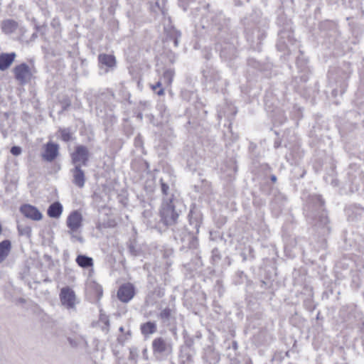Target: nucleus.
<instances>
[{"label":"nucleus","mask_w":364,"mask_h":364,"mask_svg":"<svg viewBox=\"0 0 364 364\" xmlns=\"http://www.w3.org/2000/svg\"><path fill=\"white\" fill-rule=\"evenodd\" d=\"M209 6L208 4L197 26L206 30L210 36L215 38V49L219 51L221 60L230 63L238 55L237 34L230 30V18L220 11L209 10Z\"/></svg>","instance_id":"nucleus-1"},{"label":"nucleus","mask_w":364,"mask_h":364,"mask_svg":"<svg viewBox=\"0 0 364 364\" xmlns=\"http://www.w3.org/2000/svg\"><path fill=\"white\" fill-rule=\"evenodd\" d=\"M242 22L246 40L254 49L259 48L266 36V30L269 25L267 18L262 16L260 10L254 9Z\"/></svg>","instance_id":"nucleus-2"},{"label":"nucleus","mask_w":364,"mask_h":364,"mask_svg":"<svg viewBox=\"0 0 364 364\" xmlns=\"http://www.w3.org/2000/svg\"><path fill=\"white\" fill-rule=\"evenodd\" d=\"M324 200L319 195H311L309 196L304 208V211L307 219L315 226L326 228L330 230L328 224V218L325 208Z\"/></svg>","instance_id":"nucleus-3"},{"label":"nucleus","mask_w":364,"mask_h":364,"mask_svg":"<svg viewBox=\"0 0 364 364\" xmlns=\"http://www.w3.org/2000/svg\"><path fill=\"white\" fill-rule=\"evenodd\" d=\"M185 210L186 205L178 196L164 199L159 211L161 222L166 226L173 225Z\"/></svg>","instance_id":"nucleus-4"},{"label":"nucleus","mask_w":364,"mask_h":364,"mask_svg":"<svg viewBox=\"0 0 364 364\" xmlns=\"http://www.w3.org/2000/svg\"><path fill=\"white\" fill-rule=\"evenodd\" d=\"M277 24L282 27L278 32V40L276 44L277 49L281 52L289 53V47L294 45L295 39L293 35L292 22L287 20L284 16L277 19Z\"/></svg>","instance_id":"nucleus-5"},{"label":"nucleus","mask_w":364,"mask_h":364,"mask_svg":"<svg viewBox=\"0 0 364 364\" xmlns=\"http://www.w3.org/2000/svg\"><path fill=\"white\" fill-rule=\"evenodd\" d=\"M193 230L182 229L174 230L173 237L178 244L181 245V251L196 250L198 246V240Z\"/></svg>","instance_id":"nucleus-6"},{"label":"nucleus","mask_w":364,"mask_h":364,"mask_svg":"<svg viewBox=\"0 0 364 364\" xmlns=\"http://www.w3.org/2000/svg\"><path fill=\"white\" fill-rule=\"evenodd\" d=\"M151 347L154 355L157 358H167L173 353L171 340L163 337L155 338L152 341Z\"/></svg>","instance_id":"nucleus-7"},{"label":"nucleus","mask_w":364,"mask_h":364,"mask_svg":"<svg viewBox=\"0 0 364 364\" xmlns=\"http://www.w3.org/2000/svg\"><path fill=\"white\" fill-rule=\"evenodd\" d=\"M164 33L165 35L164 42L166 43L172 42L173 46L177 48L181 38V32L171 24L170 18H168V23L164 26Z\"/></svg>","instance_id":"nucleus-8"},{"label":"nucleus","mask_w":364,"mask_h":364,"mask_svg":"<svg viewBox=\"0 0 364 364\" xmlns=\"http://www.w3.org/2000/svg\"><path fill=\"white\" fill-rule=\"evenodd\" d=\"M72 163L87 166L89 161V150L83 145H78L75 147L74 152L71 154Z\"/></svg>","instance_id":"nucleus-9"},{"label":"nucleus","mask_w":364,"mask_h":364,"mask_svg":"<svg viewBox=\"0 0 364 364\" xmlns=\"http://www.w3.org/2000/svg\"><path fill=\"white\" fill-rule=\"evenodd\" d=\"M75 293L69 287L61 289L60 293V299L63 306L67 309H74L75 306Z\"/></svg>","instance_id":"nucleus-10"},{"label":"nucleus","mask_w":364,"mask_h":364,"mask_svg":"<svg viewBox=\"0 0 364 364\" xmlns=\"http://www.w3.org/2000/svg\"><path fill=\"white\" fill-rule=\"evenodd\" d=\"M20 212L27 218L38 221L42 219V213L38 209L30 204H23L20 207Z\"/></svg>","instance_id":"nucleus-11"},{"label":"nucleus","mask_w":364,"mask_h":364,"mask_svg":"<svg viewBox=\"0 0 364 364\" xmlns=\"http://www.w3.org/2000/svg\"><path fill=\"white\" fill-rule=\"evenodd\" d=\"M135 291L134 286L130 284H122L118 289L117 297L124 302H129L134 296Z\"/></svg>","instance_id":"nucleus-12"},{"label":"nucleus","mask_w":364,"mask_h":364,"mask_svg":"<svg viewBox=\"0 0 364 364\" xmlns=\"http://www.w3.org/2000/svg\"><path fill=\"white\" fill-rule=\"evenodd\" d=\"M59 146L57 144L49 141L45 145L44 152L42 154V158L51 162L56 159L59 154Z\"/></svg>","instance_id":"nucleus-13"},{"label":"nucleus","mask_w":364,"mask_h":364,"mask_svg":"<svg viewBox=\"0 0 364 364\" xmlns=\"http://www.w3.org/2000/svg\"><path fill=\"white\" fill-rule=\"evenodd\" d=\"M82 216L81 213L73 211L67 218V225L72 231H76L82 225Z\"/></svg>","instance_id":"nucleus-14"},{"label":"nucleus","mask_w":364,"mask_h":364,"mask_svg":"<svg viewBox=\"0 0 364 364\" xmlns=\"http://www.w3.org/2000/svg\"><path fill=\"white\" fill-rule=\"evenodd\" d=\"M189 225L192 228L191 230H193V232L198 234L199 232V228L202 222L201 213L195 210H191L188 214Z\"/></svg>","instance_id":"nucleus-15"},{"label":"nucleus","mask_w":364,"mask_h":364,"mask_svg":"<svg viewBox=\"0 0 364 364\" xmlns=\"http://www.w3.org/2000/svg\"><path fill=\"white\" fill-rule=\"evenodd\" d=\"M203 360L204 364H217L220 360V355L213 346H209L204 350Z\"/></svg>","instance_id":"nucleus-16"},{"label":"nucleus","mask_w":364,"mask_h":364,"mask_svg":"<svg viewBox=\"0 0 364 364\" xmlns=\"http://www.w3.org/2000/svg\"><path fill=\"white\" fill-rule=\"evenodd\" d=\"M73 173V183L79 188H82L85 183V173L81 168V164H76L71 170Z\"/></svg>","instance_id":"nucleus-17"},{"label":"nucleus","mask_w":364,"mask_h":364,"mask_svg":"<svg viewBox=\"0 0 364 364\" xmlns=\"http://www.w3.org/2000/svg\"><path fill=\"white\" fill-rule=\"evenodd\" d=\"M18 27V23L13 19L4 20L1 23V29L5 34L14 33Z\"/></svg>","instance_id":"nucleus-18"},{"label":"nucleus","mask_w":364,"mask_h":364,"mask_svg":"<svg viewBox=\"0 0 364 364\" xmlns=\"http://www.w3.org/2000/svg\"><path fill=\"white\" fill-rule=\"evenodd\" d=\"M16 54L14 52L0 53V68H9L14 62Z\"/></svg>","instance_id":"nucleus-19"},{"label":"nucleus","mask_w":364,"mask_h":364,"mask_svg":"<svg viewBox=\"0 0 364 364\" xmlns=\"http://www.w3.org/2000/svg\"><path fill=\"white\" fill-rule=\"evenodd\" d=\"M15 77L19 84L25 85L28 83L32 77L31 70H14Z\"/></svg>","instance_id":"nucleus-20"},{"label":"nucleus","mask_w":364,"mask_h":364,"mask_svg":"<svg viewBox=\"0 0 364 364\" xmlns=\"http://www.w3.org/2000/svg\"><path fill=\"white\" fill-rule=\"evenodd\" d=\"M63 213V205L58 202H54L50 204L47 210L48 215L51 218H58Z\"/></svg>","instance_id":"nucleus-21"},{"label":"nucleus","mask_w":364,"mask_h":364,"mask_svg":"<svg viewBox=\"0 0 364 364\" xmlns=\"http://www.w3.org/2000/svg\"><path fill=\"white\" fill-rule=\"evenodd\" d=\"M75 262L79 267L84 269L93 267L94 266L93 259L85 255H78L75 259Z\"/></svg>","instance_id":"nucleus-22"},{"label":"nucleus","mask_w":364,"mask_h":364,"mask_svg":"<svg viewBox=\"0 0 364 364\" xmlns=\"http://www.w3.org/2000/svg\"><path fill=\"white\" fill-rule=\"evenodd\" d=\"M140 330L144 336H147L156 332L157 326L155 321H147L141 324Z\"/></svg>","instance_id":"nucleus-23"},{"label":"nucleus","mask_w":364,"mask_h":364,"mask_svg":"<svg viewBox=\"0 0 364 364\" xmlns=\"http://www.w3.org/2000/svg\"><path fill=\"white\" fill-rule=\"evenodd\" d=\"M68 341L70 344V346L72 348H87L88 346L87 341L86 339L82 336L75 337V338H68Z\"/></svg>","instance_id":"nucleus-24"},{"label":"nucleus","mask_w":364,"mask_h":364,"mask_svg":"<svg viewBox=\"0 0 364 364\" xmlns=\"http://www.w3.org/2000/svg\"><path fill=\"white\" fill-rule=\"evenodd\" d=\"M11 249V243L9 240L0 242V263L6 259Z\"/></svg>","instance_id":"nucleus-25"},{"label":"nucleus","mask_w":364,"mask_h":364,"mask_svg":"<svg viewBox=\"0 0 364 364\" xmlns=\"http://www.w3.org/2000/svg\"><path fill=\"white\" fill-rule=\"evenodd\" d=\"M175 310L169 307L164 309L159 314V317L161 318L163 323L169 324L171 319L175 318Z\"/></svg>","instance_id":"nucleus-26"},{"label":"nucleus","mask_w":364,"mask_h":364,"mask_svg":"<svg viewBox=\"0 0 364 364\" xmlns=\"http://www.w3.org/2000/svg\"><path fill=\"white\" fill-rule=\"evenodd\" d=\"M99 63L107 68H112L115 66L116 59L113 55L109 54H100L98 56Z\"/></svg>","instance_id":"nucleus-27"},{"label":"nucleus","mask_w":364,"mask_h":364,"mask_svg":"<svg viewBox=\"0 0 364 364\" xmlns=\"http://www.w3.org/2000/svg\"><path fill=\"white\" fill-rule=\"evenodd\" d=\"M58 132L60 134V138L64 142H69L74 139L73 132L70 127L59 128Z\"/></svg>","instance_id":"nucleus-28"},{"label":"nucleus","mask_w":364,"mask_h":364,"mask_svg":"<svg viewBox=\"0 0 364 364\" xmlns=\"http://www.w3.org/2000/svg\"><path fill=\"white\" fill-rule=\"evenodd\" d=\"M194 354L191 349H182L180 354V361L193 363Z\"/></svg>","instance_id":"nucleus-29"},{"label":"nucleus","mask_w":364,"mask_h":364,"mask_svg":"<svg viewBox=\"0 0 364 364\" xmlns=\"http://www.w3.org/2000/svg\"><path fill=\"white\" fill-rule=\"evenodd\" d=\"M160 183H161V193L163 194V199H166L167 198H171L172 196H176L174 194H171L169 193V186L164 181L163 178L160 179Z\"/></svg>","instance_id":"nucleus-30"},{"label":"nucleus","mask_w":364,"mask_h":364,"mask_svg":"<svg viewBox=\"0 0 364 364\" xmlns=\"http://www.w3.org/2000/svg\"><path fill=\"white\" fill-rule=\"evenodd\" d=\"M174 75L173 70H165L163 73V77L161 78L162 82L170 85L173 80V77Z\"/></svg>","instance_id":"nucleus-31"},{"label":"nucleus","mask_w":364,"mask_h":364,"mask_svg":"<svg viewBox=\"0 0 364 364\" xmlns=\"http://www.w3.org/2000/svg\"><path fill=\"white\" fill-rule=\"evenodd\" d=\"M35 61L36 58L34 57H31L27 58L25 62L18 64L14 68H34Z\"/></svg>","instance_id":"nucleus-32"},{"label":"nucleus","mask_w":364,"mask_h":364,"mask_svg":"<svg viewBox=\"0 0 364 364\" xmlns=\"http://www.w3.org/2000/svg\"><path fill=\"white\" fill-rule=\"evenodd\" d=\"M18 230L19 235H25L27 237H31V228L29 226H18Z\"/></svg>","instance_id":"nucleus-33"},{"label":"nucleus","mask_w":364,"mask_h":364,"mask_svg":"<svg viewBox=\"0 0 364 364\" xmlns=\"http://www.w3.org/2000/svg\"><path fill=\"white\" fill-rule=\"evenodd\" d=\"M35 29H36V32H35L32 34L31 38V41L35 40L38 37L37 32H41V35H43L46 31V25L38 26V25L36 24Z\"/></svg>","instance_id":"nucleus-34"},{"label":"nucleus","mask_w":364,"mask_h":364,"mask_svg":"<svg viewBox=\"0 0 364 364\" xmlns=\"http://www.w3.org/2000/svg\"><path fill=\"white\" fill-rule=\"evenodd\" d=\"M247 65L252 68H258L262 67V65L255 58H249L247 61Z\"/></svg>","instance_id":"nucleus-35"},{"label":"nucleus","mask_w":364,"mask_h":364,"mask_svg":"<svg viewBox=\"0 0 364 364\" xmlns=\"http://www.w3.org/2000/svg\"><path fill=\"white\" fill-rule=\"evenodd\" d=\"M162 84V81L160 80L158 81L156 85H152V90L156 92L158 95H162L164 93V90L161 88Z\"/></svg>","instance_id":"nucleus-36"},{"label":"nucleus","mask_w":364,"mask_h":364,"mask_svg":"<svg viewBox=\"0 0 364 364\" xmlns=\"http://www.w3.org/2000/svg\"><path fill=\"white\" fill-rule=\"evenodd\" d=\"M10 152L14 155V156H18L21 154L22 152V149L20 146H14L11 148V150H10Z\"/></svg>","instance_id":"nucleus-37"},{"label":"nucleus","mask_w":364,"mask_h":364,"mask_svg":"<svg viewBox=\"0 0 364 364\" xmlns=\"http://www.w3.org/2000/svg\"><path fill=\"white\" fill-rule=\"evenodd\" d=\"M137 356H138L137 349L136 348H131L129 350V359L131 360L136 361Z\"/></svg>","instance_id":"nucleus-38"},{"label":"nucleus","mask_w":364,"mask_h":364,"mask_svg":"<svg viewBox=\"0 0 364 364\" xmlns=\"http://www.w3.org/2000/svg\"><path fill=\"white\" fill-rule=\"evenodd\" d=\"M307 60L304 59L303 54L301 53V55L297 57L296 64L298 67H303L304 64L306 63Z\"/></svg>","instance_id":"nucleus-39"},{"label":"nucleus","mask_w":364,"mask_h":364,"mask_svg":"<svg viewBox=\"0 0 364 364\" xmlns=\"http://www.w3.org/2000/svg\"><path fill=\"white\" fill-rule=\"evenodd\" d=\"M185 343L186 347L184 349H191L194 343V340L193 338H188L186 340Z\"/></svg>","instance_id":"nucleus-40"},{"label":"nucleus","mask_w":364,"mask_h":364,"mask_svg":"<svg viewBox=\"0 0 364 364\" xmlns=\"http://www.w3.org/2000/svg\"><path fill=\"white\" fill-rule=\"evenodd\" d=\"M129 251L133 256L137 255V250H136V248L133 244H130L129 245Z\"/></svg>","instance_id":"nucleus-41"},{"label":"nucleus","mask_w":364,"mask_h":364,"mask_svg":"<svg viewBox=\"0 0 364 364\" xmlns=\"http://www.w3.org/2000/svg\"><path fill=\"white\" fill-rule=\"evenodd\" d=\"M265 203L264 201H262L261 199L254 198L253 199V204L255 205H262Z\"/></svg>","instance_id":"nucleus-42"},{"label":"nucleus","mask_w":364,"mask_h":364,"mask_svg":"<svg viewBox=\"0 0 364 364\" xmlns=\"http://www.w3.org/2000/svg\"><path fill=\"white\" fill-rule=\"evenodd\" d=\"M237 274L238 277H240V279H241L240 282H243V279L247 278V276L245 274V273L242 271H238Z\"/></svg>","instance_id":"nucleus-43"},{"label":"nucleus","mask_w":364,"mask_h":364,"mask_svg":"<svg viewBox=\"0 0 364 364\" xmlns=\"http://www.w3.org/2000/svg\"><path fill=\"white\" fill-rule=\"evenodd\" d=\"M232 348L236 351L237 349H238V344H237V342L236 341H233L232 342Z\"/></svg>","instance_id":"nucleus-44"},{"label":"nucleus","mask_w":364,"mask_h":364,"mask_svg":"<svg viewBox=\"0 0 364 364\" xmlns=\"http://www.w3.org/2000/svg\"><path fill=\"white\" fill-rule=\"evenodd\" d=\"M143 357L145 360L148 359V353H147V349L144 348L142 351Z\"/></svg>","instance_id":"nucleus-45"},{"label":"nucleus","mask_w":364,"mask_h":364,"mask_svg":"<svg viewBox=\"0 0 364 364\" xmlns=\"http://www.w3.org/2000/svg\"><path fill=\"white\" fill-rule=\"evenodd\" d=\"M235 1H236V4L239 6V5L242 4L244 1L248 2L250 0H235Z\"/></svg>","instance_id":"nucleus-46"},{"label":"nucleus","mask_w":364,"mask_h":364,"mask_svg":"<svg viewBox=\"0 0 364 364\" xmlns=\"http://www.w3.org/2000/svg\"><path fill=\"white\" fill-rule=\"evenodd\" d=\"M270 179L273 183H275L277 180V176L275 175H272Z\"/></svg>","instance_id":"nucleus-47"},{"label":"nucleus","mask_w":364,"mask_h":364,"mask_svg":"<svg viewBox=\"0 0 364 364\" xmlns=\"http://www.w3.org/2000/svg\"><path fill=\"white\" fill-rule=\"evenodd\" d=\"M205 57L207 60L210 59L211 58V53L207 52L206 54L205 55Z\"/></svg>","instance_id":"nucleus-48"},{"label":"nucleus","mask_w":364,"mask_h":364,"mask_svg":"<svg viewBox=\"0 0 364 364\" xmlns=\"http://www.w3.org/2000/svg\"><path fill=\"white\" fill-rule=\"evenodd\" d=\"M202 335L200 333H197L195 337L198 339H200L201 338Z\"/></svg>","instance_id":"nucleus-49"},{"label":"nucleus","mask_w":364,"mask_h":364,"mask_svg":"<svg viewBox=\"0 0 364 364\" xmlns=\"http://www.w3.org/2000/svg\"><path fill=\"white\" fill-rule=\"evenodd\" d=\"M119 330L120 332L123 333L124 331V328L123 326H121Z\"/></svg>","instance_id":"nucleus-50"},{"label":"nucleus","mask_w":364,"mask_h":364,"mask_svg":"<svg viewBox=\"0 0 364 364\" xmlns=\"http://www.w3.org/2000/svg\"><path fill=\"white\" fill-rule=\"evenodd\" d=\"M179 364H193V363H186V362H184V361H180Z\"/></svg>","instance_id":"nucleus-51"},{"label":"nucleus","mask_w":364,"mask_h":364,"mask_svg":"<svg viewBox=\"0 0 364 364\" xmlns=\"http://www.w3.org/2000/svg\"><path fill=\"white\" fill-rule=\"evenodd\" d=\"M247 364H252V362L250 359H248V360L247 361Z\"/></svg>","instance_id":"nucleus-52"},{"label":"nucleus","mask_w":364,"mask_h":364,"mask_svg":"<svg viewBox=\"0 0 364 364\" xmlns=\"http://www.w3.org/2000/svg\"><path fill=\"white\" fill-rule=\"evenodd\" d=\"M205 75H206V70H203V75L205 76Z\"/></svg>","instance_id":"nucleus-53"},{"label":"nucleus","mask_w":364,"mask_h":364,"mask_svg":"<svg viewBox=\"0 0 364 364\" xmlns=\"http://www.w3.org/2000/svg\"><path fill=\"white\" fill-rule=\"evenodd\" d=\"M77 240H80V242H82V239L81 237H77Z\"/></svg>","instance_id":"nucleus-54"},{"label":"nucleus","mask_w":364,"mask_h":364,"mask_svg":"<svg viewBox=\"0 0 364 364\" xmlns=\"http://www.w3.org/2000/svg\"><path fill=\"white\" fill-rule=\"evenodd\" d=\"M105 323H106L107 326H109V321L107 320Z\"/></svg>","instance_id":"nucleus-55"},{"label":"nucleus","mask_w":364,"mask_h":364,"mask_svg":"<svg viewBox=\"0 0 364 364\" xmlns=\"http://www.w3.org/2000/svg\"><path fill=\"white\" fill-rule=\"evenodd\" d=\"M100 294H102V289L101 287H100Z\"/></svg>","instance_id":"nucleus-56"},{"label":"nucleus","mask_w":364,"mask_h":364,"mask_svg":"<svg viewBox=\"0 0 364 364\" xmlns=\"http://www.w3.org/2000/svg\"><path fill=\"white\" fill-rule=\"evenodd\" d=\"M174 60H171V63H173Z\"/></svg>","instance_id":"nucleus-57"},{"label":"nucleus","mask_w":364,"mask_h":364,"mask_svg":"<svg viewBox=\"0 0 364 364\" xmlns=\"http://www.w3.org/2000/svg\"><path fill=\"white\" fill-rule=\"evenodd\" d=\"M139 117L142 118L141 114H139Z\"/></svg>","instance_id":"nucleus-58"},{"label":"nucleus","mask_w":364,"mask_h":364,"mask_svg":"<svg viewBox=\"0 0 364 364\" xmlns=\"http://www.w3.org/2000/svg\"><path fill=\"white\" fill-rule=\"evenodd\" d=\"M275 146H276V147H278V143H276Z\"/></svg>","instance_id":"nucleus-59"},{"label":"nucleus","mask_w":364,"mask_h":364,"mask_svg":"<svg viewBox=\"0 0 364 364\" xmlns=\"http://www.w3.org/2000/svg\"><path fill=\"white\" fill-rule=\"evenodd\" d=\"M275 146H276V147H278V143H276Z\"/></svg>","instance_id":"nucleus-60"}]
</instances>
